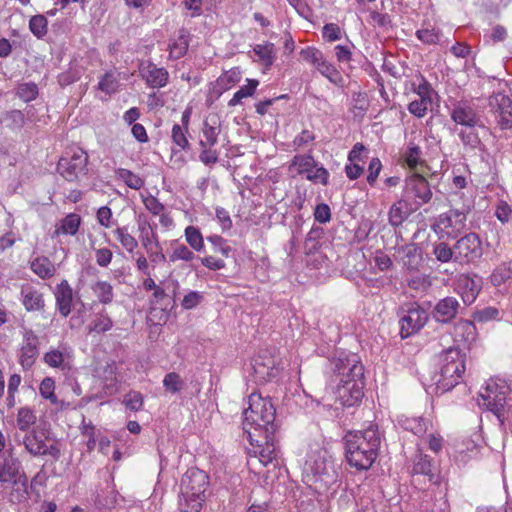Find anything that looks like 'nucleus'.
<instances>
[{
	"mask_svg": "<svg viewBox=\"0 0 512 512\" xmlns=\"http://www.w3.org/2000/svg\"><path fill=\"white\" fill-rule=\"evenodd\" d=\"M329 363L335 399L347 407L359 403L364 395V367L358 355L341 353Z\"/></svg>",
	"mask_w": 512,
	"mask_h": 512,
	"instance_id": "1",
	"label": "nucleus"
},
{
	"mask_svg": "<svg viewBox=\"0 0 512 512\" xmlns=\"http://www.w3.org/2000/svg\"><path fill=\"white\" fill-rule=\"evenodd\" d=\"M303 481L317 493H323L336 484L338 472L330 452L312 445L302 467Z\"/></svg>",
	"mask_w": 512,
	"mask_h": 512,
	"instance_id": "2",
	"label": "nucleus"
},
{
	"mask_svg": "<svg viewBox=\"0 0 512 512\" xmlns=\"http://www.w3.org/2000/svg\"><path fill=\"white\" fill-rule=\"evenodd\" d=\"M381 439L376 425L349 431L344 436L346 459L357 470L369 469L378 455Z\"/></svg>",
	"mask_w": 512,
	"mask_h": 512,
	"instance_id": "3",
	"label": "nucleus"
},
{
	"mask_svg": "<svg viewBox=\"0 0 512 512\" xmlns=\"http://www.w3.org/2000/svg\"><path fill=\"white\" fill-rule=\"evenodd\" d=\"M243 430L249 440H256L259 433H275L276 408L270 397H263L260 393H251L248 397V407L243 411Z\"/></svg>",
	"mask_w": 512,
	"mask_h": 512,
	"instance_id": "4",
	"label": "nucleus"
},
{
	"mask_svg": "<svg viewBox=\"0 0 512 512\" xmlns=\"http://www.w3.org/2000/svg\"><path fill=\"white\" fill-rule=\"evenodd\" d=\"M209 486L208 475L195 467L189 468L181 478L179 509L181 512H201Z\"/></svg>",
	"mask_w": 512,
	"mask_h": 512,
	"instance_id": "5",
	"label": "nucleus"
},
{
	"mask_svg": "<svg viewBox=\"0 0 512 512\" xmlns=\"http://www.w3.org/2000/svg\"><path fill=\"white\" fill-rule=\"evenodd\" d=\"M466 355L457 347L443 351L439 358L440 372L435 376L437 393H445L460 383L466 370Z\"/></svg>",
	"mask_w": 512,
	"mask_h": 512,
	"instance_id": "6",
	"label": "nucleus"
},
{
	"mask_svg": "<svg viewBox=\"0 0 512 512\" xmlns=\"http://www.w3.org/2000/svg\"><path fill=\"white\" fill-rule=\"evenodd\" d=\"M509 393L510 387L505 380L491 378L480 391L478 404L480 407L491 411L501 420L508 404L507 396Z\"/></svg>",
	"mask_w": 512,
	"mask_h": 512,
	"instance_id": "7",
	"label": "nucleus"
},
{
	"mask_svg": "<svg viewBox=\"0 0 512 512\" xmlns=\"http://www.w3.org/2000/svg\"><path fill=\"white\" fill-rule=\"evenodd\" d=\"M0 482L12 483L8 499L13 504H21L28 499V478L20 473L19 462H9L0 465Z\"/></svg>",
	"mask_w": 512,
	"mask_h": 512,
	"instance_id": "8",
	"label": "nucleus"
},
{
	"mask_svg": "<svg viewBox=\"0 0 512 512\" xmlns=\"http://www.w3.org/2000/svg\"><path fill=\"white\" fill-rule=\"evenodd\" d=\"M289 171H295L298 175H305L306 179L314 184L326 186L329 183V171L317 162L310 153L295 155L290 162Z\"/></svg>",
	"mask_w": 512,
	"mask_h": 512,
	"instance_id": "9",
	"label": "nucleus"
},
{
	"mask_svg": "<svg viewBox=\"0 0 512 512\" xmlns=\"http://www.w3.org/2000/svg\"><path fill=\"white\" fill-rule=\"evenodd\" d=\"M466 220L467 216L464 211L450 209L438 216L433 229L440 238H455L465 229Z\"/></svg>",
	"mask_w": 512,
	"mask_h": 512,
	"instance_id": "10",
	"label": "nucleus"
},
{
	"mask_svg": "<svg viewBox=\"0 0 512 512\" xmlns=\"http://www.w3.org/2000/svg\"><path fill=\"white\" fill-rule=\"evenodd\" d=\"M87 164V154L83 150L77 149L70 157L60 158L57 170L65 180L74 182L87 174Z\"/></svg>",
	"mask_w": 512,
	"mask_h": 512,
	"instance_id": "11",
	"label": "nucleus"
},
{
	"mask_svg": "<svg viewBox=\"0 0 512 512\" xmlns=\"http://www.w3.org/2000/svg\"><path fill=\"white\" fill-rule=\"evenodd\" d=\"M403 197L412 201L415 208H418L431 200L432 190L425 177L413 173L405 179Z\"/></svg>",
	"mask_w": 512,
	"mask_h": 512,
	"instance_id": "12",
	"label": "nucleus"
},
{
	"mask_svg": "<svg viewBox=\"0 0 512 512\" xmlns=\"http://www.w3.org/2000/svg\"><path fill=\"white\" fill-rule=\"evenodd\" d=\"M275 433H270L266 437V434L259 433L255 436L256 440H249L253 446L254 459L249 460L248 464L254 466V461H258L263 466L272 464L274 460H277L279 451L275 444Z\"/></svg>",
	"mask_w": 512,
	"mask_h": 512,
	"instance_id": "13",
	"label": "nucleus"
},
{
	"mask_svg": "<svg viewBox=\"0 0 512 512\" xmlns=\"http://www.w3.org/2000/svg\"><path fill=\"white\" fill-rule=\"evenodd\" d=\"M21 443L32 456H50L54 460L60 458V449L55 443H49L46 437L35 430L24 435Z\"/></svg>",
	"mask_w": 512,
	"mask_h": 512,
	"instance_id": "14",
	"label": "nucleus"
},
{
	"mask_svg": "<svg viewBox=\"0 0 512 512\" xmlns=\"http://www.w3.org/2000/svg\"><path fill=\"white\" fill-rule=\"evenodd\" d=\"M455 261L461 264L474 262L482 256V246L479 236L469 233L460 238L454 245Z\"/></svg>",
	"mask_w": 512,
	"mask_h": 512,
	"instance_id": "15",
	"label": "nucleus"
},
{
	"mask_svg": "<svg viewBox=\"0 0 512 512\" xmlns=\"http://www.w3.org/2000/svg\"><path fill=\"white\" fill-rule=\"evenodd\" d=\"M428 320V313L417 304H412L400 319V333L407 338L421 330Z\"/></svg>",
	"mask_w": 512,
	"mask_h": 512,
	"instance_id": "16",
	"label": "nucleus"
},
{
	"mask_svg": "<svg viewBox=\"0 0 512 512\" xmlns=\"http://www.w3.org/2000/svg\"><path fill=\"white\" fill-rule=\"evenodd\" d=\"M141 244L147 252L152 263L166 261V255L162 252L159 236L150 224H139Z\"/></svg>",
	"mask_w": 512,
	"mask_h": 512,
	"instance_id": "17",
	"label": "nucleus"
},
{
	"mask_svg": "<svg viewBox=\"0 0 512 512\" xmlns=\"http://www.w3.org/2000/svg\"><path fill=\"white\" fill-rule=\"evenodd\" d=\"M450 117L461 128L483 127L475 106L468 101L457 102L450 112Z\"/></svg>",
	"mask_w": 512,
	"mask_h": 512,
	"instance_id": "18",
	"label": "nucleus"
},
{
	"mask_svg": "<svg viewBox=\"0 0 512 512\" xmlns=\"http://www.w3.org/2000/svg\"><path fill=\"white\" fill-rule=\"evenodd\" d=\"M139 76L145 84L152 89L165 87L169 82V73L163 67H158L153 62L147 60L139 64Z\"/></svg>",
	"mask_w": 512,
	"mask_h": 512,
	"instance_id": "19",
	"label": "nucleus"
},
{
	"mask_svg": "<svg viewBox=\"0 0 512 512\" xmlns=\"http://www.w3.org/2000/svg\"><path fill=\"white\" fill-rule=\"evenodd\" d=\"M489 106L502 129L512 127V101L508 96L502 93L492 95Z\"/></svg>",
	"mask_w": 512,
	"mask_h": 512,
	"instance_id": "20",
	"label": "nucleus"
},
{
	"mask_svg": "<svg viewBox=\"0 0 512 512\" xmlns=\"http://www.w3.org/2000/svg\"><path fill=\"white\" fill-rule=\"evenodd\" d=\"M455 285V290L461 296L463 302L470 305L476 300L482 288V280L476 275L460 274Z\"/></svg>",
	"mask_w": 512,
	"mask_h": 512,
	"instance_id": "21",
	"label": "nucleus"
},
{
	"mask_svg": "<svg viewBox=\"0 0 512 512\" xmlns=\"http://www.w3.org/2000/svg\"><path fill=\"white\" fill-rule=\"evenodd\" d=\"M23 342L19 354L21 366L30 369L38 356V336L31 329H24L22 332Z\"/></svg>",
	"mask_w": 512,
	"mask_h": 512,
	"instance_id": "22",
	"label": "nucleus"
},
{
	"mask_svg": "<svg viewBox=\"0 0 512 512\" xmlns=\"http://www.w3.org/2000/svg\"><path fill=\"white\" fill-rule=\"evenodd\" d=\"M221 133V120L217 114H210L203 122L201 139L199 145L201 148H212L218 142V136Z\"/></svg>",
	"mask_w": 512,
	"mask_h": 512,
	"instance_id": "23",
	"label": "nucleus"
},
{
	"mask_svg": "<svg viewBox=\"0 0 512 512\" xmlns=\"http://www.w3.org/2000/svg\"><path fill=\"white\" fill-rule=\"evenodd\" d=\"M120 88V73L117 70H108L99 77L96 89L100 92L98 98L108 101Z\"/></svg>",
	"mask_w": 512,
	"mask_h": 512,
	"instance_id": "24",
	"label": "nucleus"
},
{
	"mask_svg": "<svg viewBox=\"0 0 512 512\" xmlns=\"http://www.w3.org/2000/svg\"><path fill=\"white\" fill-rule=\"evenodd\" d=\"M252 369L254 380L257 383L271 381L278 375V369L275 367L274 360L272 358H255L252 364Z\"/></svg>",
	"mask_w": 512,
	"mask_h": 512,
	"instance_id": "25",
	"label": "nucleus"
},
{
	"mask_svg": "<svg viewBox=\"0 0 512 512\" xmlns=\"http://www.w3.org/2000/svg\"><path fill=\"white\" fill-rule=\"evenodd\" d=\"M43 360L51 368H57L61 371L72 369V357L67 348H52L44 354Z\"/></svg>",
	"mask_w": 512,
	"mask_h": 512,
	"instance_id": "26",
	"label": "nucleus"
},
{
	"mask_svg": "<svg viewBox=\"0 0 512 512\" xmlns=\"http://www.w3.org/2000/svg\"><path fill=\"white\" fill-rule=\"evenodd\" d=\"M55 300L59 313L67 317L72 309L73 291L67 280H62L55 288Z\"/></svg>",
	"mask_w": 512,
	"mask_h": 512,
	"instance_id": "27",
	"label": "nucleus"
},
{
	"mask_svg": "<svg viewBox=\"0 0 512 512\" xmlns=\"http://www.w3.org/2000/svg\"><path fill=\"white\" fill-rule=\"evenodd\" d=\"M412 473L413 475H423L433 483H436L438 480L437 468L432 463L430 457L422 453H419L414 457Z\"/></svg>",
	"mask_w": 512,
	"mask_h": 512,
	"instance_id": "28",
	"label": "nucleus"
},
{
	"mask_svg": "<svg viewBox=\"0 0 512 512\" xmlns=\"http://www.w3.org/2000/svg\"><path fill=\"white\" fill-rule=\"evenodd\" d=\"M21 302L29 312L40 311L44 308L43 294L31 285H23L21 288Z\"/></svg>",
	"mask_w": 512,
	"mask_h": 512,
	"instance_id": "29",
	"label": "nucleus"
},
{
	"mask_svg": "<svg viewBox=\"0 0 512 512\" xmlns=\"http://www.w3.org/2000/svg\"><path fill=\"white\" fill-rule=\"evenodd\" d=\"M242 78L241 70L238 67L231 68L222 73L213 83L212 93L220 96L225 91L235 86Z\"/></svg>",
	"mask_w": 512,
	"mask_h": 512,
	"instance_id": "30",
	"label": "nucleus"
},
{
	"mask_svg": "<svg viewBox=\"0 0 512 512\" xmlns=\"http://www.w3.org/2000/svg\"><path fill=\"white\" fill-rule=\"evenodd\" d=\"M166 255V261L169 264H174L178 261L191 262L196 256L193 250L185 244L179 242V240H171L169 244V250Z\"/></svg>",
	"mask_w": 512,
	"mask_h": 512,
	"instance_id": "31",
	"label": "nucleus"
},
{
	"mask_svg": "<svg viewBox=\"0 0 512 512\" xmlns=\"http://www.w3.org/2000/svg\"><path fill=\"white\" fill-rule=\"evenodd\" d=\"M413 134H416L414 132ZM421 135L417 134L409 139L406 144L404 151L402 152L401 158L403 162L410 168L414 169L417 166L421 165L424 160L422 158V150L419 146V143L416 142L417 138H420Z\"/></svg>",
	"mask_w": 512,
	"mask_h": 512,
	"instance_id": "32",
	"label": "nucleus"
},
{
	"mask_svg": "<svg viewBox=\"0 0 512 512\" xmlns=\"http://www.w3.org/2000/svg\"><path fill=\"white\" fill-rule=\"evenodd\" d=\"M458 308L459 302L456 298L445 297L435 306L434 317L439 322L447 323L456 316Z\"/></svg>",
	"mask_w": 512,
	"mask_h": 512,
	"instance_id": "33",
	"label": "nucleus"
},
{
	"mask_svg": "<svg viewBox=\"0 0 512 512\" xmlns=\"http://www.w3.org/2000/svg\"><path fill=\"white\" fill-rule=\"evenodd\" d=\"M81 222V217L78 214H67L64 218H62L59 222L56 223L52 237H57L60 235H76L81 225Z\"/></svg>",
	"mask_w": 512,
	"mask_h": 512,
	"instance_id": "34",
	"label": "nucleus"
},
{
	"mask_svg": "<svg viewBox=\"0 0 512 512\" xmlns=\"http://www.w3.org/2000/svg\"><path fill=\"white\" fill-rule=\"evenodd\" d=\"M453 336L456 342L469 346L476 339V327L470 320H459L454 326Z\"/></svg>",
	"mask_w": 512,
	"mask_h": 512,
	"instance_id": "35",
	"label": "nucleus"
},
{
	"mask_svg": "<svg viewBox=\"0 0 512 512\" xmlns=\"http://www.w3.org/2000/svg\"><path fill=\"white\" fill-rule=\"evenodd\" d=\"M412 210L413 208L409 200L403 197V199L395 202L390 207L388 213L389 223L394 227L401 225L408 218Z\"/></svg>",
	"mask_w": 512,
	"mask_h": 512,
	"instance_id": "36",
	"label": "nucleus"
},
{
	"mask_svg": "<svg viewBox=\"0 0 512 512\" xmlns=\"http://www.w3.org/2000/svg\"><path fill=\"white\" fill-rule=\"evenodd\" d=\"M397 424L404 430L410 431L416 436H423L428 430L429 421L422 417H408L401 415L397 418Z\"/></svg>",
	"mask_w": 512,
	"mask_h": 512,
	"instance_id": "37",
	"label": "nucleus"
},
{
	"mask_svg": "<svg viewBox=\"0 0 512 512\" xmlns=\"http://www.w3.org/2000/svg\"><path fill=\"white\" fill-rule=\"evenodd\" d=\"M411 90L418 96V99L424 100L430 104H432L434 98L437 97V92L421 74L411 82Z\"/></svg>",
	"mask_w": 512,
	"mask_h": 512,
	"instance_id": "38",
	"label": "nucleus"
},
{
	"mask_svg": "<svg viewBox=\"0 0 512 512\" xmlns=\"http://www.w3.org/2000/svg\"><path fill=\"white\" fill-rule=\"evenodd\" d=\"M31 270L41 279L52 278L56 274V266L46 256H38L30 262Z\"/></svg>",
	"mask_w": 512,
	"mask_h": 512,
	"instance_id": "39",
	"label": "nucleus"
},
{
	"mask_svg": "<svg viewBox=\"0 0 512 512\" xmlns=\"http://www.w3.org/2000/svg\"><path fill=\"white\" fill-rule=\"evenodd\" d=\"M253 52L257 57V61L265 68L269 69L275 59L276 50L273 43L266 42L264 44H257L253 47Z\"/></svg>",
	"mask_w": 512,
	"mask_h": 512,
	"instance_id": "40",
	"label": "nucleus"
},
{
	"mask_svg": "<svg viewBox=\"0 0 512 512\" xmlns=\"http://www.w3.org/2000/svg\"><path fill=\"white\" fill-rule=\"evenodd\" d=\"M321 75L326 77L331 83L341 86L343 84V77L337 68L330 62H328L323 55L321 60L314 66Z\"/></svg>",
	"mask_w": 512,
	"mask_h": 512,
	"instance_id": "41",
	"label": "nucleus"
},
{
	"mask_svg": "<svg viewBox=\"0 0 512 512\" xmlns=\"http://www.w3.org/2000/svg\"><path fill=\"white\" fill-rule=\"evenodd\" d=\"M113 327V321L105 310L97 313L90 324L88 325L89 333H105L111 330Z\"/></svg>",
	"mask_w": 512,
	"mask_h": 512,
	"instance_id": "42",
	"label": "nucleus"
},
{
	"mask_svg": "<svg viewBox=\"0 0 512 512\" xmlns=\"http://www.w3.org/2000/svg\"><path fill=\"white\" fill-rule=\"evenodd\" d=\"M39 393L42 398L48 400L52 405L63 408L64 401L59 400L55 394V381L51 377H45L39 386Z\"/></svg>",
	"mask_w": 512,
	"mask_h": 512,
	"instance_id": "43",
	"label": "nucleus"
},
{
	"mask_svg": "<svg viewBox=\"0 0 512 512\" xmlns=\"http://www.w3.org/2000/svg\"><path fill=\"white\" fill-rule=\"evenodd\" d=\"M91 289L103 305L110 304L114 299L113 286L107 281L98 280L91 286Z\"/></svg>",
	"mask_w": 512,
	"mask_h": 512,
	"instance_id": "44",
	"label": "nucleus"
},
{
	"mask_svg": "<svg viewBox=\"0 0 512 512\" xmlns=\"http://www.w3.org/2000/svg\"><path fill=\"white\" fill-rule=\"evenodd\" d=\"M402 261L408 270H417L422 263L421 250L415 245L406 246L403 249Z\"/></svg>",
	"mask_w": 512,
	"mask_h": 512,
	"instance_id": "45",
	"label": "nucleus"
},
{
	"mask_svg": "<svg viewBox=\"0 0 512 512\" xmlns=\"http://www.w3.org/2000/svg\"><path fill=\"white\" fill-rule=\"evenodd\" d=\"M115 176L133 190H140L145 184L144 179L126 168L115 169Z\"/></svg>",
	"mask_w": 512,
	"mask_h": 512,
	"instance_id": "46",
	"label": "nucleus"
},
{
	"mask_svg": "<svg viewBox=\"0 0 512 512\" xmlns=\"http://www.w3.org/2000/svg\"><path fill=\"white\" fill-rule=\"evenodd\" d=\"M188 46V36L184 31H181L180 35L169 44V58L172 60L180 59L186 54Z\"/></svg>",
	"mask_w": 512,
	"mask_h": 512,
	"instance_id": "47",
	"label": "nucleus"
},
{
	"mask_svg": "<svg viewBox=\"0 0 512 512\" xmlns=\"http://www.w3.org/2000/svg\"><path fill=\"white\" fill-rule=\"evenodd\" d=\"M113 233L121 244L122 248L125 249L128 253H133L137 249L138 241L132 234L129 233L127 227H117Z\"/></svg>",
	"mask_w": 512,
	"mask_h": 512,
	"instance_id": "48",
	"label": "nucleus"
},
{
	"mask_svg": "<svg viewBox=\"0 0 512 512\" xmlns=\"http://www.w3.org/2000/svg\"><path fill=\"white\" fill-rule=\"evenodd\" d=\"M184 236L189 247L196 251L202 252L204 250V238L199 230L195 226H187L184 230Z\"/></svg>",
	"mask_w": 512,
	"mask_h": 512,
	"instance_id": "49",
	"label": "nucleus"
},
{
	"mask_svg": "<svg viewBox=\"0 0 512 512\" xmlns=\"http://www.w3.org/2000/svg\"><path fill=\"white\" fill-rule=\"evenodd\" d=\"M259 85L258 80L255 79H247V84L241 86L233 95V97L229 100L228 105L230 107H234L238 105L242 99L250 97L254 94L255 90Z\"/></svg>",
	"mask_w": 512,
	"mask_h": 512,
	"instance_id": "50",
	"label": "nucleus"
},
{
	"mask_svg": "<svg viewBox=\"0 0 512 512\" xmlns=\"http://www.w3.org/2000/svg\"><path fill=\"white\" fill-rule=\"evenodd\" d=\"M416 37L425 45L441 44L442 32L434 27H423L416 31Z\"/></svg>",
	"mask_w": 512,
	"mask_h": 512,
	"instance_id": "51",
	"label": "nucleus"
},
{
	"mask_svg": "<svg viewBox=\"0 0 512 512\" xmlns=\"http://www.w3.org/2000/svg\"><path fill=\"white\" fill-rule=\"evenodd\" d=\"M29 30L38 39L43 38L48 32V21L42 14L34 15L29 20Z\"/></svg>",
	"mask_w": 512,
	"mask_h": 512,
	"instance_id": "52",
	"label": "nucleus"
},
{
	"mask_svg": "<svg viewBox=\"0 0 512 512\" xmlns=\"http://www.w3.org/2000/svg\"><path fill=\"white\" fill-rule=\"evenodd\" d=\"M163 386L166 391L176 394L184 389L185 382L178 373L169 372L163 378Z\"/></svg>",
	"mask_w": 512,
	"mask_h": 512,
	"instance_id": "53",
	"label": "nucleus"
},
{
	"mask_svg": "<svg viewBox=\"0 0 512 512\" xmlns=\"http://www.w3.org/2000/svg\"><path fill=\"white\" fill-rule=\"evenodd\" d=\"M369 108V101L365 92H354L352 94L351 111L356 117L363 116Z\"/></svg>",
	"mask_w": 512,
	"mask_h": 512,
	"instance_id": "54",
	"label": "nucleus"
},
{
	"mask_svg": "<svg viewBox=\"0 0 512 512\" xmlns=\"http://www.w3.org/2000/svg\"><path fill=\"white\" fill-rule=\"evenodd\" d=\"M35 422L36 416L33 410L28 407H23L18 410L16 423L21 431H27Z\"/></svg>",
	"mask_w": 512,
	"mask_h": 512,
	"instance_id": "55",
	"label": "nucleus"
},
{
	"mask_svg": "<svg viewBox=\"0 0 512 512\" xmlns=\"http://www.w3.org/2000/svg\"><path fill=\"white\" fill-rule=\"evenodd\" d=\"M512 277V268L508 263H502L496 267L491 275V283L500 286Z\"/></svg>",
	"mask_w": 512,
	"mask_h": 512,
	"instance_id": "56",
	"label": "nucleus"
},
{
	"mask_svg": "<svg viewBox=\"0 0 512 512\" xmlns=\"http://www.w3.org/2000/svg\"><path fill=\"white\" fill-rule=\"evenodd\" d=\"M477 127H469V128H461L458 132V135L465 146L470 147L471 149L477 148L481 141L478 133L476 132Z\"/></svg>",
	"mask_w": 512,
	"mask_h": 512,
	"instance_id": "57",
	"label": "nucleus"
},
{
	"mask_svg": "<svg viewBox=\"0 0 512 512\" xmlns=\"http://www.w3.org/2000/svg\"><path fill=\"white\" fill-rule=\"evenodd\" d=\"M188 129L180 126V124H174L172 127L171 138L173 143L181 150L189 148V141L187 138Z\"/></svg>",
	"mask_w": 512,
	"mask_h": 512,
	"instance_id": "58",
	"label": "nucleus"
},
{
	"mask_svg": "<svg viewBox=\"0 0 512 512\" xmlns=\"http://www.w3.org/2000/svg\"><path fill=\"white\" fill-rule=\"evenodd\" d=\"M433 254L436 259L442 263H447L452 259L455 261L454 247L450 248L444 242H440L434 246Z\"/></svg>",
	"mask_w": 512,
	"mask_h": 512,
	"instance_id": "59",
	"label": "nucleus"
},
{
	"mask_svg": "<svg viewBox=\"0 0 512 512\" xmlns=\"http://www.w3.org/2000/svg\"><path fill=\"white\" fill-rule=\"evenodd\" d=\"M16 93L24 102H30L37 97L38 87L32 82L22 83L18 86Z\"/></svg>",
	"mask_w": 512,
	"mask_h": 512,
	"instance_id": "60",
	"label": "nucleus"
},
{
	"mask_svg": "<svg viewBox=\"0 0 512 512\" xmlns=\"http://www.w3.org/2000/svg\"><path fill=\"white\" fill-rule=\"evenodd\" d=\"M143 396L140 392L130 391L124 396L123 404L131 411H140L143 408Z\"/></svg>",
	"mask_w": 512,
	"mask_h": 512,
	"instance_id": "61",
	"label": "nucleus"
},
{
	"mask_svg": "<svg viewBox=\"0 0 512 512\" xmlns=\"http://www.w3.org/2000/svg\"><path fill=\"white\" fill-rule=\"evenodd\" d=\"M207 240L211 243L215 252L222 254L224 257H229L232 248L223 237L220 235H211L207 237Z\"/></svg>",
	"mask_w": 512,
	"mask_h": 512,
	"instance_id": "62",
	"label": "nucleus"
},
{
	"mask_svg": "<svg viewBox=\"0 0 512 512\" xmlns=\"http://www.w3.org/2000/svg\"><path fill=\"white\" fill-rule=\"evenodd\" d=\"M96 219L99 225L106 229L111 228L115 223L112 210L108 206H102L97 210Z\"/></svg>",
	"mask_w": 512,
	"mask_h": 512,
	"instance_id": "63",
	"label": "nucleus"
},
{
	"mask_svg": "<svg viewBox=\"0 0 512 512\" xmlns=\"http://www.w3.org/2000/svg\"><path fill=\"white\" fill-rule=\"evenodd\" d=\"M431 105L432 104L424 100L415 99L409 103L407 109L415 117L423 118L427 114V111L431 107Z\"/></svg>",
	"mask_w": 512,
	"mask_h": 512,
	"instance_id": "64",
	"label": "nucleus"
}]
</instances>
